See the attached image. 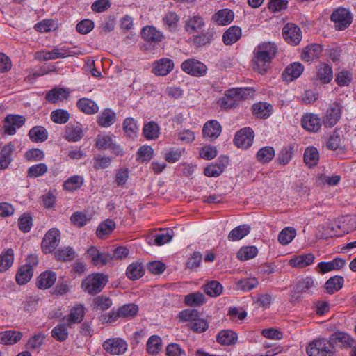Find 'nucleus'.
<instances>
[{
  "mask_svg": "<svg viewBox=\"0 0 356 356\" xmlns=\"http://www.w3.org/2000/svg\"><path fill=\"white\" fill-rule=\"evenodd\" d=\"M277 46L274 42H264L255 47L253 51L252 67L259 74H264L275 57Z\"/></svg>",
  "mask_w": 356,
  "mask_h": 356,
  "instance_id": "1",
  "label": "nucleus"
},
{
  "mask_svg": "<svg viewBox=\"0 0 356 356\" xmlns=\"http://www.w3.org/2000/svg\"><path fill=\"white\" fill-rule=\"evenodd\" d=\"M108 282L107 275L102 273H91L83 280L81 288L86 293L95 295L102 291Z\"/></svg>",
  "mask_w": 356,
  "mask_h": 356,
  "instance_id": "2",
  "label": "nucleus"
},
{
  "mask_svg": "<svg viewBox=\"0 0 356 356\" xmlns=\"http://www.w3.org/2000/svg\"><path fill=\"white\" fill-rule=\"evenodd\" d=\"M306 352L309 356H333L334 350L328 339L322 338L311 342Z\"/></svg>",
  "mask_w": 356,
  "mask_h": 356,
  "instance_id": "3",
  "label": "nucleus"
},
{
  "mask_svg": "<svg viewBox=\"0 0 356 356\" xmlns=\"http://www.w3.org/2000/svg\"><path fill=\"white\" fill-rule=\"evenodd\" d=\"M73 55V52L65 47H54L51 50H42L35 52V58L40 61H47L57 58H64Z\"/></svg>",
  "mask_w": 356,
  "mask_h": 356,
  "instance_id": "4",
  "label": "nucleus"
},
{
  "mask_svg": "<svg viewBox=\"0 0 356 356\" xmlns=\"http://www.w3.org/2000/svg\"><path fill=\"white\" fill-rule=\"evenodd\" d=\"M343 113V107L338 102H333L327 108L323 117V124L326 128H332L340 120Z\"/></svg>",
  "mask_w": 356,
  "mask_h": 356,
  "instance_id": "5",
  "label": "nucleus"
},
{
  "mask_svg": "<svg viewBox=\"0 0 356 356\" xmlns=\"http://www.w3.org/2000/svg\"><path fill=\"white\" fill-rule=\"evenodd\" d=\"M181 69L185 73L196 77L204 76L207 72V65L195 58H189L182 62Z\"/></svg>",
  "mask_w": 356,
  "mask_h": 356,
  "instance_id": "6",
  "label": "nucleus"
},
{
  "mask_svg": "<svg viewBox=\"0 0 356 356\" xmlns=\"http://www.w3.org/2000/svg\"><path fill=\"white\" fill-rule=\"evenodd\" d=\"M331 20L334 22L337 29L344 30L351 24L353 16L349 10L339 8L332 13Z\"/></svg>",
  "mask_w": 356,
  "mask_h": 356,
  "instance_id": "7",
  "label": "nucleus"
},
{
  "mask_svg": "<svg viewBox=\"0 0 356 356\" xmlns=\"http://www.w3.org/2000/svg\"><path fill=\"white\" fill-rule=\"evenodd\" d=\"M323 120L318 115L307 113L304 114L301 118L302 127L310 133H317L321 130Z\"/></svg>",
  "mask_w": 356,
  "mask_h": 356,
  "instance_id": "8",
  "label": "nucleus"
},
{
  "mask_svg": "<svg viewBox=\"0 0 356 356\" xmlns=\"http://www.w3.org/2000/svg\"><path fill=\"white\" fill-rule=\"evenodd\" d=\"M60 241V232L58 229L52 228L44 235L42 241V249L45 254L52 252L58 246Z\"/></svg>",
  "mask_w": 356,
  "mask_h": 356,
  "instance_id": "9",
  "label": "nucleus"
},
{
  "mask_svg": "<svg viewBox=\"0 0 356 356\" xmlns=\"http://www.w3.org/2000/svg\"><path fill=\"white\" fill-rule=\"evenodd\" d=\"M323 228L325 229L323 232L325 237H339L350 232V229H346L344 225H341L339 219H334L326 222Z\"/></svg>",
  "mask_w": 356,
  "mask_h": 356,
  "instance_id": "10",
  "label": "nucleus"
},
{
  "mask_svg": "<svg viewBox=\"0 0 356 356\" xmlns=\"http://www.w3.org/2000/svg\"><path fill=\"white\" fill-rule=\"evenodd\" d=\"M128 344L122 338H111L103 343L104 349L111 355H122L127 350Z\"/></svg>",
  "mask_w": 356,
  "mask_h": 356,
  "instance_id": "11",
  "label": "nucleus"
},
{
  "mask_svg": "<svg viewBox=\"0 0 356 356\" xmlns=\"http://www.w3.org/2000/svg\"><path fill=\"white\" fill-rule=\"evenodd\" d=\"M328 341L334 348L335 346L341 348L355 347L356 344L355 341L348 334L339 331L332 333Z\"/></svg>",
  "mask_w": 356,
  "mask_h": 356,
  "instance_id": "12",
  "label": "nucleus"
},
{
  "mask_svg": "<svg viewBox=\"0 0 356 356\" xmlns=\"http://www.w3.org/2000/svg\"><path fill=\"white\" fill-rule=\"evenodd\" d=\"M253 140V130L249 127H245L236 134L234 143L238 147L247 149L252 145Z\"/></svg>",
  "mask_w": 356,
  "mask_h": 356,
  "instance_id": "13",
  "label": "nucleus"
},
{
  "mask_svg": "<svg viewBox=\"0 0 356 356\" xmlns=\"http://www.w3.org/2000/svg\"><path fill=\"white\" fill-rule=\"evenodd\" d=\"M284 40L289 44L297 45L302 39L300 28L293 24H287L282 29Z\"/></svg>",
  "mask_w": 356,
  "mask_h": 356,
  "instance_id": "14",
  "label": "nucleus"
},
{
  "mask_svg": "<svg viewBox=\"0 0 356 356\" xmlns=\"http://www.w3.org/2000/svg\"><path fill=\"white\" fill-rule=\"evenodd\" d=\"M83 127L79 122L69 123L65 128L64 138L69 142H78L83 136Z\"/></svg>",
  "mask_w": 356,
  "mask_h": 356,
  "instance_id": "15",
  "label": "nucleus"
},
{
  "mask_svg": "<svg viewBox=\"0 0 356 356\" xmlns=\"http://www.w3.org/2000/svg\"><path fill=\"white\" fill-rule=\"evenodd\" d=\"M24 117L19 115H8L4 120L3 129L6 134L14 135L16 130L24 125Z\"/></svg>",
  "mask_w": 356,
  "mask_h": 356,
  "instance_id": "16",
  "label": "nucleus"
},
{
  "mask_svg": "<svg viewBox=\"0 0 356 356\" xmlns=\"http://www.w3.org/2000/svg\"><path fill=\"white\" fill-rule=\"evenodd\" d=\"M205 26L204 18L200 15L188 17L185 21L184 28L187 33L193 34L202 31Z\"/></svg>",
  "mask_w": 356,
  "mask_h": 356,
  "instance_id": "17",
  "label": "nucleus"
},
{
  "mask_svg": "<svg viewBox=\"0 0 356 356\" xmlns=\"http://www.w3.org/2000/svg\"><path fill=\"white\" fill-rule=\"evenodd\" d=\"M304 67L299 62H294L289 65L282 72L283 81L289 83L298 79L303 72Z\"/></svg>",
  "mask_w": 356,
  "mask_h": 356,
  "instance_id": "18",
  "label": "nucleus"
},
{
  "mask_svg": "<svg viewBox=\"0 0 356 356\" xmlns=\"http://www.w3.org/2000/svg\"><path fill=\"white\" fill-rule=\"evenodd\" d=\"M174 68L173 61L168 58H162L154 62L152 72L157 76H166Z\"/></svg>",
  "mask_w": 356,
  "mask_h": 356,
  "instance_id": "19",
  "label": "nucleus"
},
{
  "mask_svg": "<svg viewBox=\"0 0 356 356\" xmlns=\"http://www.w3.org/2000/svg\"><path fill=\"white\" fill-rule=\"evenodd\" d=\"M222 127L220 123L215 120H211L207 122L202 129V135L204 138L215 140L220 134Z\"/></svg>",
  "mask_w": 356,
  "mask_h": 356,
  "instance_id": "20",
  "label": "nucleus"
},
{
  "mask_svg": "<svg viewBox=\"0 0 356 356\" xmlns=\"http://www.w3.org/2000/svg\"><path fill=\"white\" fill-rule=\"evenodd\" d=\"M70 90L66 88L55 87L47 92L45 98L51 103H58L68 98Z\"/></svg>",
  "mask_w": 356,
  "mask_h": 356,
  "instance_id": "21",
  "label": "nucleus"
},
{
  "mask_svg": "<svg viewBox=\"0 0 356 356\" xmlns=\"http://www.w3.org/2000/svg\"><path fill=\"white\" fill-rule=\"evenodd\" d=\"M234 18V12L224 8L215 13L211 17V21L219 26H226L232 22Z\"/></svg>",
  "mask_w": 356,
  "mask_h": 356,
  "instance_id": "22",
  "label": "nucleus"
},
{
  "mask_svg": "<svg viewBox=\"0 0 356 356\" xmlns=\"http://www.w3.org/2000/svg\"><path fill=\"white\" fill-rule=\"evenodd\" d=\"M57 279L56 274L52 270L42 273L37 279V286L40 289H47L51 287Z\"/></svg>",
  "mask_w": 356,
  "mask_h": 356,
  "instance_id": "23",
  "label": "nucleus"
},
{
  "mask_svg": "<svg viewBox=\"0 0 356 356\" xmlns=\"http://www.w3.org/2000/svg\"><path fill=\"white\" fill-rule=\"evenodd\" d=\"M87 253L95 266L105 265L111 259L109 254L100 252L95 247H90L88 250Z\"/></svg>",
  "mask_w": 356,
  "mask_h": 356,
  "instance_id": "24",
  "label": "nucleus"
},
{
  "mask_svg": "<svg viewBox=\"0 0 356 356\" xmlns=\"http://www.w3.org/2000/svg\"><path fill=\"white\" fill-rule=\"evenodd\" d=\"M241 29L237 26H232L223 33L222 41L225 45H232L236 43L241 38Z\"/></svg>",
  "mask_w": 356,
  "mask_h": 356,
  "instance_id": "25",
  "label": "nucleus"
},
{
  "mask_svg": "<svg viewBox=\"0 0 356 356\" xmlns=\"http://www.w3.org/2000/svg\"><path fill=\"white\" fill-rule=\"evenodd\" d=\"M116 113L111 108H106L97 115V122L102 127H109L116 121Z\"/></svg>",
  "mask_w": 356,
  "mask_h": 356,
  "instance_id": "26",
  "label": "nucleus"
},
{
  "mask_svg": "<svg viewBox=\"0 0 356 356\" xmlns=\"http://www.w3.org/2000/svg\"><path fill=\"white\" fill-rule=\"evenodd\" d=\"M228 163V159L226 156L222 157L218 163L208 165L204 169V175L207 177H218L224 171Z\"/></svg>",
  "mask_w": 356,
  "mask_h": 356,
  "instance_id": "27",
  "label": "nucleus"
},
{
  "mask_svg": "<svg viewBox=\"0 0 356 356\" xmlns=\"http://www.w3.org/2000/svg\"><path fill=\"white\" fill-rule=\"evenodd\" d=\"M322 52L320 44H314L307 46L302 51L301 58L304 61L312 62L317 59Z\"/></svg>",
  "mask_w": 356,
  "mask_h": 356,
  "instance_id": "28",
  "label": "nucleus"
},
{
  "mask_svg": "<svg viewBox=\"0 0 356 356\" xmlns=\"http://www.w3.org/2000/svg\"><path fill=\"white\" fill-rule=\"evenodd\" d=\"M22 333L19 331L9 330L0 332V343L13 345L21 340Z\"/></svg>",
  "mask_w": 356,
  "mask_h": 356,
  "instance_id": "29",
  "label": "nucleus"
},
{
  "mask_svg": "<svg viewBox=\"0 0 356 356\" xmlns=\"http://www.w3.org/2000/svg\"><path fill=\"white\" fill-rule=\"evenodd\" d=\"M84 313V307L81 304L75 305L65 318L68 325L71 326L72 324L80 323L83 318Z\"/></svg>",
  "mask_w": 356,
  "mask_h": 356,
  "instance_id": "30",
  "label": "nucleus"
},
{
  "mask_svg": "<svg viewBox=\"0 0 356 356\" xmlns=\"http://www.w3.org/2000/svg\"><path fill=\"white\" fill-rule=\"evenodd\" d=\"M315 257L312 253L294 257L289 261V265L295 268H304L314 262Z\"/></svg>",
  "mask_w": 356,
  "mask_h": 356,
  "instance_id": "31",
  "label": "nucleus"
},
{
  "mask_svg": "<svg viewBox=\"0 0 356 356\" xmlns=\"http://www.w3.org/2000/svg\"><path fill=\"white\" fill-rule=\"evenodd\" d=\"M253 114L259 118H267L273 113V106L266 102H259L252 106Z\"/></svg>",
  "mask_w": 356,
  "mask_h": 356,
  "instance_id": "32",
  "label": "nucleus"
},
{
  "mask_svg": "<svg viewBox=\"0 0 356 356\" xmlns=\"http://www.w3.org/2000/svg\"><path fill=\"white\" fill-rule=\"evenodd\" d=\"M141 35L144 40L154 42L161 41L163 37V34L153 26H146L143 27Z\"/></svg>",
  "mask_w": 356,
  "mask_h": 356,
  "instance_id": "33",
  "label": "nucleus"
},
{
  "mask_svg": "<svg viewBox=\"0 0 356 356\" xmlns=\"http://www.w3.org/2000/svg\"><path fill=\"white\" fill-rule=\"evenodd\" d=\"M316 78L322 83H330L333 78L332 67L326 63L320 64L317 69Z\"/></svg>",
  "mask_w": 356,
  "mask_h": 356,
  "instance_id": "34",
  "label": "nucleus"
},
{
  "mask_svg": "<svg viewBox=\"0 0 356 356\" xmlns=\"http://www.w3.org/2000/svg\"><path fill=\"white\" fill-rule=\"evenodd\" d=\"M76 106L80 111L89 115L95 114L99 110L97 104L93 100L88 98L79 99Z\"/></svg>",
  "mask_w": 356,
  "mask_h": 356,
  "instance_id": "35",
  "label": "nucleus"
},
{
  "mask_svg": "<svg viewBox=\"0 0 356 356\" xmlns=\"http://www.w3.org/2000/svg\"><path fill=\"white\" fill-rule=\"evenodd\" d=\"M115 140L113 134H98L95 139V146L99 150L109 149Z\"/></svg>",
  "mask_w": 356,
  "mask_h": 356,
  "instance_id": "36",
  "label": "nucleus"
},
{
  "mask_svg": "<svg viewBox=\"0 0 356 356\" xmlns=\"http://www.w3.org/2000/svg\"><path fill=\"white\" fill-rule=\"evenodd\" d=\"M237 334L231 330L220 331L216 337L217 341L224 346L234 344L237 341Z\"/></svg>",
  "mask_w": 356,
  "mask_h": 356,
  "instance_id": "37",
  "label": "nucleus"
},
{
  "mask_svg": "<svg viewBox=\"0 0 356 356\" xmlns=\"http://www.w3.org/2000/svg\"><path fill=\"white\" fill-rule=\"evenodd\" d=\"M143 134L147 140H156L160 136V127L156 122L150 121L145 124Z\"/></svg>",
  "mask_w": 356,
  "mask_h": 356,
  "instance_id": "38",
  "label": "nucleus"
},
{
  "mask_svg": "<svg viewBox=\"0 0 356 356\" xmlns=\"http://www.w3.org/2000/svg\"><path fill=\"white\" fill-rule=\"evenodd\" d=\"M250 232V227L246 224L238 225L229 233L227 238L229 241H237L243 238Z\"/></svg>",
  "mask_w": 356,
  "mask_h": 356,
  "instance_id": "39",
  "label": "nucleus"
},
{
  "mask_svg": "<svg viewBox=\"0 0 356 356\" xmlns=\"http://www.w3.org/2000/svg\"><path fill=\"white\" fill-rule=\"evenodd\" d=\"M33 274V268L29 265H24L16 274V282L20 285L25 284L31 279Z\"/></svg>",
  "mask_w": 356,
  "mask_h": 356,
  "instance_id": "40",
  "label": "nucleus"
},
{
  "mask_svg": "<svg viewBox=\"0 0 356 356\" xmlns=\"http://www.w3.org/2000/svg\"><path fill=\"white\" fill-rule=\"evenodd\" d=\"M254 90L252 88H236L227 90V95L235 97L236 101L253 96Z\"/></svg>",
  "mask_w": 356,
  "mask_h": 356,
  "instance_id": "41",
  "label": "nucleus"
},
{
  "mask_svg": "<svg viewBox=\"0 0 356 356\" xmlns=\"http://www.w3.org/2000/svg\"><path fill=\"white\" fill-rule=\"evenodd\" d=\"M29 136L34 143L44 142L48 138V132L44 127L36 126L30 129Z\"/></svg>",
  "mask_w": 356,
  "mask_h": 356,
  "instance_id": "42",
  "label": "nucleus"
},
{
  "mask_svg": "<svg viewBox=\"0 0 356 356\" xmlns=\"http://www.w3.org/2000/svg\"><path fill=\"white\" fill-rule=\"evenodd\" d=\"M344 280L341 276H334L330 277L325 284L326 292L333 294L339 291L343 285Z\"/></svg>",
  "mask_w": 356,
  "mask_h": 356,
  "instance_id": "43",
  "label": "nucleus"
},
{
  "mask_svg": "<svg viewBox=\"0 0 356 356\" xmlns=\"http://www.w3.org/2000/svg\"><path fill=\"white\" fill-rule=\"evenodd\" d=\"M144 268L141 263L134 262L129 264L127 268V276L131 280H136L144 275Z\"/></svg>",
  "mask_w": 356,
  "mask_h": 356,
  "instance_id": "44",
  "label": "nucleus"
},
{
  "mask_svg": "<svg viewBox=\"0 0 356 356\" xmlns=\"http://www.w3.org/2000/svg\"><path fill=\"white\" fill-rule=\"evenodd\" d=\"M70 327L67 322L59 323L52 329L51 336L57 341H64L68 337L67 329Z\"/></svg>",
  "mask_w": 356,
  "mask_h": 356,
  "instance_id": "45",
  "label": "nucleus"
},
{
  "mask_svg": "<svg viewBox=\"0 0 356 356\" xmlns=\"http://www.w3.org/2000/svg\"><path fill=\"white\" fill-rule=\"evenodd\" d=\"M14 253L12 249L3 251L0 254V271H6L13 264Z\"/></svg>",
  "mask_w": 356,
  "mask_h": 356,
  "instance_id": "46",
  "label": "nucleus"
},
{
  "mask_svg": "<svg viewBox=\"0 0 356 356\" xmlns=\"http://www.w3.org/2000/svg\"><path fill=\"white\" fill-rule=\"evenodd\" d=\"M275 156V149L270 146H265L261 148L257 153L256 157L261 163H269Z\"/></svg>",
  "mask_w": 356,
  "mask_h": 356,
  "instance_id": "47",
  "label": "nucleus"
},
{
  "mask_svg": "<svg viewBox=\"0 0 356 356\" xmlns=\"http://www.w3.org/2000/svg\"><path fill=\"white\" fill-rule=\"evenodd\" d=\"M115 227V222L113 220L107 219L99 225L96 231L97 236L102 238L111 234Z\"/></svg>",
  "mask_w": 356,
  "mask_h": 356,
  "instance_id": "48",
  "label": "nucleus"
},
{
  "mask_svg": "<svg viewBox=\"0 0 356 356\" xmlns=\"http://www.w3.org/2000/svg\"><path fill=\"white\" fill-rule=\"evenodd\" d=\"M319 159V154L317 149L314 147H308L304 152V161L309 167L314 166Z\"/></svg>",
  "mask_w": 356,
  "mask_h": 356,
  "instance_id": "49",
  "label": "nucleus"
},
{
  "mask_svg": "<svg viewBox=\"0 0 356 356\" xmlns=\"http://www.w3.org/2000/svg\"><path fill=\"white\" fill-rule=\"evenodd\" d=\"M296 231L295 228L286 227L284 228L278 235V241L284 245L289 244L296 237Z\"/></svg>",
  "mask_w": 356,
  "mask_h": 356,
  "instance_id": "50",
  "label": "nucleus"
},
{
  "mask_svg": "<svg viewBox=\"0 0 356 356\" xmlns=\"http://www.w3.org/2000/svg\"><path fill=\"white\" fill-rule=\"evenodd\" d=\"M202 289L207 295L216 297L222 293L223 287L219 282L213 280L204 285Z\"/></svg>",
  "mask_w": 356,
  "mask_h": 356,
  "instance_id": "51",
  "label": "nucleus"
},
{
  "mask_svg": "<svg viewBox=\"0 0 356 356\" xmlns=\"http://www.w3.org/2000/svg\"><path fill=\"white\" fill-rule=\"evenodd\" d=\"M184 302L191 307H199L205 302V297L200 292H195L186 296Z\"/></svg>",
  "mask_w": 356,
  "mask_h": 356,
  "instance_id": "52",
  "label": "nucleus"
},
{
  "mask_svg": "<svg viewBox=\"0 0 356 356\" xmlns=\"http://www.w3.org/2000/svg\"><path fill=\"white\" fill-rule=\"evenodd\" d=\"M258 284L259 280L254 277L242 279L237 281L236 283V288L243 291H249L256 288Z\"/></svg>",
  "mask_w": 356,
  "mask_h": 356,
  "instance_id": "53",
  "label": "nucleus"
},
{
  "mask_svg": "<svg viewBox=\"0 0 356 356\" xmlns=\"http://www.w3.org/2000/svg\"><path fill=\"white\" fill-rule=\"evenodd\" d=\"M123 130L129 138L136 137L138 131V127L135 120L132 118H126L123 122Z\"/></svg>",
  "mask_w": 356,
  "mask_h": 356,
  "instance_id": "54",
  "label": "nucleus"
},
{
  "mask_svg": "<svg viewBox=\"0 0 356 356\" xmlns=\"http://www.w3.org/2000/svg\"><path fill=\"white\" fill-rule=\"evenodd\" d=\"M326 147L331 150H336L341 147V133L338 129H334L330 136L326 142Z\"/></svg>",
  "mask_w": 356,
  "mask_h": 356,
  "instance_id": "55",
  "label": "nucleus"
},
{
  "mask_svg": "<svg viewBox=\"0 0 356 356\" xmlns=\"http://www.w3.org/2000/svg\"><path fill=\"white\" fill-rule=\"evenodd\" d=\"M315 287L316 286L313 278L306 277L298 281L295 286V291L298 293H305Z\"/></svg>",
  "mask_w": 356,
  "mask_h": 356,
  "instance_id": "56",
  "label": "nucleus"
},
{
  "mask_svg": "<svg viewBox=\"0 0 356 356\" xmlns=\"http://www.w3.org/2000/svg\"><path fill=\"white\" fill-rule=\"evenodd\" d=\"M213 40L212 32L207 31L193 36V43L199 47L205 46L210 44Z\"/></svg>",
  "mask_w": 356,
  "mask_h": 356,
  "instance_id": "57",
  "label": "nucleus"
},
{
  "mask_svg": "<svg viewBox=\"0 0 356 356\" xmlns=\"http://www.w3.org/2000/svg\"><path fill=\"white\" fill-rule=\"evenodd\" d=\"M161 350V339L157 335L151 336L147 342V350L151 355H156Z\"/></svg>",
  "mask_w": 356,
  "mask_h": 356,
  "instance_id": "58",
  "label": "nucleus"
},
{
  "mask_svg": "<svg viewBox=\"0 0 356 356\" xmlns=\"http://www.w3.org/2000/svg\"><path fill=\"white\" fill-rule=\"evenodd\" d=\"M258 254V250L255 246L243 247L237 253V257L241 261L253 259Z\"/></svg>",
  "mask_w": 356,
  "mask_h": 356,
  "instance_id": "59",
  "label": "nucleus"
},
{
  "mask_svg": "<svg viewBox=\"0 0 356 356\" xmlns=\"http://www.w3.org/2000/svg\"><path fill=\"white\" fill-rule=\"evenodd\" d=\"M138 312V307L134 304H127L118 309L117 316L120 318H130L134 317Z\"/></svg>",
  "mask_w": 356,
  "mask_h": 356,
  "instance_id": "60",
  "label": "nucleus"
},
{
  "mask_svg": "<svg viewBox=\"0 0 356 356\" xmlns=\"http://www.w3.org/2000/svg\"><path fill=\"white\" fill-rule=\"evenodd\" d=\"M83 182V178L79 175L69 177L63 183V188L67 191H74L80 188Z\"/></svg>",
  "mask_w": 356,
  "mask_h": 356,
  "instance_id": "61",
  "label": "nucleus"
},
{
  "mask_svg": "<svg viewBox=\"0 0 356 356\" xmlns=\"http://www.w3.org/2000/svg\"><path fill=\"white\" fill-rule=\"evenodd\" d=\"M184 152V149L171 147L166 151L164 158L168 163H174L179 161Z\"/></svg>",
  "mask_w": 356,
  "mask_h": 356,
  "instance_id": "62",
  "label": "nucleus"
},
{
  "mask_svg": "<svg viewBox=\"0 0 356 356\" xmlns=\"http://www.w3.org/2000/svg\"><path fill=\"white\" fill-rule=\"evenodd\" d=\"M353 74L350 71L343 70L339 72L335 78V81L338 86H348L352 81Z\"/></svg>",
  "mask_w": 356,
  "mask_h": 356,
  "instance_id": "63",
  "label": "nucleus"
},
{
  "mask_svg": "<svg viewBox=\"0 0 356 356\" xmlns=\"http://www.w3.org/2000/svg\"><path fill=\"white\" fill-rule=\"evenodd\" d=\"M174 236L172 229H166L161 231L155 235V243L158 245H162L169 243Z\"/></svg>",
  "mask_w": 356,
  "mask_h": 356,
  "instance_id": "64",
  "label": "nucleus"
}]
</instances>
